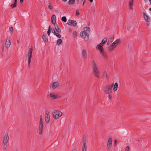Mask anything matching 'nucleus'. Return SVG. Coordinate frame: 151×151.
<instances>
[{"instance_id":"obj_1","label":"nucleus","mask_w":151,"mask_h":151,"mask_svg":"<svg viewBox=\"0 0 151 151\" xmlns=\"http://www.w3.org/2000/svg\"><path fill=\"white\" fill-rule=\"evenodd\" d=\"M91 65L94 75L97 78H100V71L99 69L98 66L93 60H91Z\"/></svg>"},{"instance_id":"obj_2","label":"nucleus","mask_w":151,"mask_h":151,"mask_svg":"<svg viewBox=\"0 0 151 151\" xmlns=\"http://www.w3.org/2000/svg\"><path fill=\"white\" fill-rule=\"evenodd\" d=\"M83 30L80 32V35L85 40L87 41L89 38V35L87 32H90V29L89 27H85L83 28Z\"/></svg>"},{"instance_id":"obj_3","label":"nucleus","mask_w":151,"mask_h":151,"mask_svg":"<svg viewBox=\"0 0 151 151\" xmlns=\"http://www.w3.org/2000/svg\"><path fill=\"white\" fill-rule=\"evenodd\" d=\"M9 136L8 133L6 132L3 137V147L6 149L7 147V143L9 140Z\"/></svg>"},{"instance_id":"obj_4","label":"nucleus","mask_w":151,"mask_h":151,"mask_svg":"<svg viewBox=\"0 0 151 151\" xmlns=\"http://www.w3.org/2000/svg\"><path fill=\"white\" fill-rule=\"evenodd\" d=\"M63 113L58 110H54L52 112L53 117L55 119H58L63 114Z\"/></svg>"},{"instance_id":"obj_5","label":"nucleus","mask_w":151,"mask_h":151,"mask_svg":"<svg viewBox=\"0 0 151 151\" xmlns=\"http://www.w3.org/2000/svg\"><path fill=\"white\" fill-rule=\"evenodd\" d=\"M103 46L104 45H102L101 43H100L97 45L96 47V49H97L99 50H100V53L105 58H106L107 57V56L105 52L104 51V50L103 47Z\"/></svg>"},{"instance_id":"obj_6","label":"nucleus","mask_w":151,"mask_h":151,"mask_svg":"<svg viewBox=\"0 0 151 151\" xmlns=\"http://www.w3.org/2000/svg\"><path fill=\"white\" fill-rule=\"evenodd\" d=\"M113 86V83L106 87L104 91L106 94H109L112 92L111 89Z\"/></svg>"},{"instance_id":"obj_7","label":"nucleus","mask_w":151,"mask_h":151,"mask_svg":"<svg viewBox=\"0 0 151 151\" xmlns=\"http://www.w3.org/2000/svg\"><path fill=\"white\" fill-rule=\"evenodd\" d=\"M32 48H30L29 49L28 52V66L29 67L30 63L31 61L32 53Z\"/></svg>"},{"instance_id":"obj_8","label":"nucleus","mask_w":151,"mask_h":151,"mask_svg":"<svg viewBox=\"0 0 151 151\" xmlns=\"http://www.w3.org/2000/svg\"><path fill=\"white\" fill-rule=\"evenodd\" d=\"M67 24L69 25L75 27L76 26L77 23L76 21L69 19L68 21Z\"/></svg>"},{"instance_id":"obj_9","label":"nucleus","mask_w":151,"mask_h":151,"mask_svg":"<svg viewBox=\"0 0 151 151\" xmlns=\"http://www.w3.org/2000/svg\"><path fill=\"white\" fill-rule=\"evenodd\" d=\"M50 119V117L49 112L48 111H47L45 112V120L47 123H48Z\"/></svg>"},{"instance_id":"obj_10","label":"nucleus","mask_w":151,"mask_h":151,"mask_svg":"<svg viewBox=\"0 0 151 151\" xmlns=\"http://www.w3.org/2000/svg\"><path fill=\"white\" fill-rule=\"evenodd\" d=\"M83 144L82 148V151H87V147L86 145V141L85 139H84L83 140Z\"/></svg>"},{"instance_id":"obj_11","label":"nucleus","mask_w":151,"mask_h":151,"mask_svg":"<svg viewBox=\"0 0 151 151\" xmlns=\"http://www.w3.org/2000/svg\"><path fill=\"white\" fill-rule=\"evenodd\" d=\"M143 16H144V18L145 20L146 21V22H147V26H149V23H148V22H149L150 21V19L146 15L145 13L143 12Z\"/></svg>"},{"instance_id":"obj_12","label":"nucleus","mask_w":151,"mask_h":151,"mask_svg":"<svg viewBox=\"0 0 151 151\" xmlns=\"http://www.w3.org/2000/svg\"><path fill=\"white\" fill-rule=\"evenodd\" d=\"M82 55L84 59H86L87 58L88 55L87 52L85 50L83 49L82 50Z\"/></svg>"},{"instance_id":"obj_13","label":"nucleus","mask_w":151,"mask_h":151,"mask_svg":"<svg viewBox=\"0 0 151 151\" xmlns=\"http://www.w3.org/2000/svg\"><path fill=\"white\" fill-rule=\"evenodd\" d=\"M59 85V84L58 82H55L53 83L52 85H50V87L54 89L58 87Z\"/></svg>"},{"instance_id":"obj_14","label":"nucleus","mask_w":151,"mask_h":151,"mask_svg":"<svg viewBox=\"0 0 151 151\" xmlns=\"http://www.w3.org/2000/svg\"><path fill=\"white\" fill-rule=\"evenodd\" d=\"M51 22L52 24H56V17L55 14L53 15L51 17Z\"/></svg>"},{"instance_id":"obj_15","label":"nucleus","mask_w":151,"mask_h":151,"mask_svg":"<svg viewBox=\"0 0 151 151\" xmlns=\"http://www.w3.org/2000/svg\"><path fill=\"white\" fill-rule=\"evenodd\" d=\"M11 42L10 40H8L7 38L5 42V46L7 49H8L9 47L11 45Z\"/></svg>"},{"instance_id":"obj_16","label":"nucleus","mask_w":151,"mask_h":151,"mask_svg":"<svg viewBox=\"0 0 151 151\" xmlns=\"http://www.w3.org/2000/svg\"><path fill=\"white\" fill-rule=\"evenodd\" d=\"M112 145V138L111 137H109L108 139V143L107 144V147L108 148H110Z\"/></svg>"},{"instance_id":"obj_17","label":"nucleus","mask_w":151,"mask_h":151,"mask_svg":"<svg viewBox=\"0 0 151 151\" xmlns=\"http://www.w3.org/2000/svg\"><path fill=\"white\" fill-rule=\"evenodd\" d=\"M38 129L39 133V134L41 135L43 130V124H39Z\"/></svg>"},{"instance_id":"obj_18","label":"nucleus","mask_w":151,"mask_h":151,"mask_svg":"<svg viewBox=\"0 0 151 151\" xmlns=\"http://www.w3.org/2000/svg\"><path fill=\"white\" fill-rule=\"evenodd\" d=\"M120 40L118 39L114 42L112 44L113 45L116 47L119 43Z\"/></svg>"},{"instance_id":"obj_19","label":"nucleus","mask_w":151,"mask_h":151,"mask_svg":"<svg viewBox=\"0 0 151 151\" xmlns=\"http://www.w3.org/2000/svg\"><path fill=\"white\" fill-rule=\"evenodd\" d=\"M55 27L56 32H61V30L59 28L58 25L56 24L55 25Z\"/></svg>"},{"instance_id":"obj_20","label":"nucleus","mask_w":151,"mask_h":151,"mask_svg":"<svg viewBox=\"0 0 151 151\" xmlns=\"http://www.w3.org/2000/svg\"><path fill=\"white\" fill-rule=\"evenodd\" d=\"M42 38L43 40V41L45 42H47L48 41V39L47 35L46 34H43L42 37Z\"/></svg>"},{"instance_id":"obj_21","label":"nucleus","mask_w":151,"mask_h":151,"mask_svg":"<svg viewBox=\"0 0 151 151\" xmlns=\"http://www.w3.org/2000/svg\"><path fill=\"white\" fill-rule=\"evenodd\" d=\"M118 84L117 83H115L113 85V90L114 91H116L118 88Z\"/></svg>"},{"instance_id":"obj_22","label":"nucleus","mask_w":151,"mask_h":151,"mask_svg":"<svg viewBox=\"0 0 151 151\" xmlns=\"http://www.w3.org/2000/svg\"><path fill=\"white\" fill-rule=\"evenodd\" d=\"M105 75L106 77V78H107V73L106 72V70H104V71H102V76H101V77L102 78H103L104 77Z\"/></svg>"},{"instance_id":"obj_23","label":"nucleus","mask_w":151,"mask_h":151,"mask_svg":"<svg viewBox=\"0 0 151 151\" xmlns=\"http://www.w3.org/2000/svg\"><path fill=\"white\" fill-rule=\"evenodd\" d=\"M114 40V37L113 36H111L110 37V38L109 39L107 43V45H109Z\"/></svg>"},{"instance_id":"obj_24","label":"nucleus","mask_w":151,"mask_h":151,"mask_svg":"<svg viewBox=\"0 0 151 151\" xmlns=\"http://www.w3.org/2000/svg\"><path fill=\"white\" fill-rule=\"evenodd\" d=\"M49 96L53 99H57V97L55 95L54 93H50L49 94Z\"/></svg>"},{"instance_id":"obj_25","label":"nucleus","mask_w":151,"mask_h":151,"mask_svg":"<svg viewBox=\"0 0 151 151\" xmlns=\"http://www.w3.org/2000/svg\"><path fill=\"white\" fill-rule=\"evenodd\" d=\"M47 6L48 8L50 10H51L53 8V6L52 5L51 3L49 1H47Z\"/></svg>"},{"instance_id":"obj_26","label":"nucleus","mask_w":151,"mask_h":151,"mask_svg":"<svg viewBox=\"0 0 151 151\" xmlns=\"http://www.w3.org/2000/svg\"><path fill=\"white\" fill-rule=\"evenodd\" d=\"M115 47L111 44V45L109 47L108 51L110 52H111L115 48Z\"/></svg>"},{"instance_id":"obj_27","label":"nucleus","mask_w":151,"mask_h":151,"mask_svg":"<svg viewBox=\"0 0 151 151\" xmlns=\"http://www.w3.org/2000/svg\"><path fill=\"white\" fill-rule=\"evenodd\" d=\"M60 32H55L53 33V34L55 35L58 38H60L61 37V35H60Z\"/></svg>"},{"instance_id":"obj_28","label":"nucleus","mask_w":151,"mask_h":151,"mask_svg":"<svg viewBox=\"0 0 151 151\" xmlns=\"http://www.w3.org/2000/svg\"><path fill=\"white\" fill-rule=\"evenodd\" d=\"M107 41V38H104L103 40H102L101 42L100 43L104 45L106 42Z\"/></svg>"},{"instance_id":"obj_29","label":"nucleus","mask_w":151,"mask_h":151,"mask_svg":"<svg viewBox=\"0 0 151 151\" xmlns=\"http://www.w3.org/2000/svg\"><path fill=\"white\" fill-rule=\"evenodd\" d=\"M62 42V40L61 39H58L57 41V44L58 45H61Z\"/></svg>"},{"instance_id":"obj_30","label":"nucleus","mask_w":151,"mask_h":151,"mask_svg":"<svg viewBox=\"0 0 151 151\" xmlns=\"http://www.w3.org/2000/svg\"><path fill=\"white\" fill-rule=\"evenodd\" d=\"M75 2V0H69L68 2V4H73Z\"/></svg>"},{"instance_id":"obj_31","label":"nucleus","mask_w":151,"mask_h":151,"mask_svg":"<svg viewBox=\"0 0 151 151\" xmlns=\"http://www.w3.org/2000/svg\"><path fill=\"white\" fill-rule=\"evenodd\" d=\"M61 20L62 22H66L67 21V19L64 16L61 18Z\"/></svg>"},{"instance_id":"obj_32","label":"nucleus","mask_w":151,"mask_h":151,"mask_svg":"<svg viewBox=\"0 0 151 151\" xmlns=\"http://www.w3.org/2000/svg\"><path fill=\"white\" fill-rule=\"evenodd\" d=\"M40 120L39 122V124H43V121H42V116L41 115L40 116Z\"/></svg>"},{"instance_id":"obj_33","label":"nucleus","mask_w":151,"mask_h":151,"mask_svg":"<svg viewBox=\"0 0 151 151\" xmlns=\"http://www.w3.org/2000/svg\"><path fill=\"white\" fill-rule=\"evenodd\" d=\"M9 29L10 32V34L12 35L13 31V27H12L9 28Z\"/></svg>"},{"instance_id":"obj_34","label":"nucleus","mask_w":151,"mask_h":151,"mask_svg":"<svg viewBox=\"0 0 151 151\" xmlns=\"http://www.w3.org/2000/svg\"><path fill=\"white\" fill-rule=\"evenodd\" d=\"M73 36L74 37H76L77 36V32L76 31H74L73 33Z\"/></svg>"},{"instance_id":"obj_35","label":"nucleus","mask_w":151,"mask_h":151,"mask_svg":"<svg viewBox=\"0 0 151 151\" xmlns=\"http://www.w3.org/2000/svg\"><path fill=\"white\" fill-rule=\"evenodd\" d=\"M16 4L14 3V4H11V6L12 8H13L16 6Z\"/></svg>"},{"instance_id":"obj_36","label":"nucleus","mask_w":151,"mask_h":151,"mask_svg":"<svg viewBox=\"0 0 151 151\" xmlns=\"http://www.w3.org/2000/svg\"><path fill=\"white\" fill-rule=\"evenodd\" d=\"M129 146H127L125 149V151H129Z\"/></svg>"},{"instance_id":"obj_37","label":"nucleus","mask_w":151,"mask_h":151,"mask_svg":"<svg viewBox=\"0 0 151 151\" xmlns=\"http://www.w3.org/2000/svg\"><path fill=\"white\" fill-rule=\"evenodd\" d=\"M129 4V5H133V0H130Z\"/></svg>"},{"instance_id":"obj_38","label":"nucleus","mask_w":151,"mask_h":151,"mask_svg":"<svg viewBox=\"0 0 151 151\" xmlns=\"http://www.w3.org/2000/svg\"><path fill=\"white\" fill-rule=\"evenodd\" d=\"M51 31L52 32V33H54L55 32L54 29L53 28H51Z\"/></svg>"},{"instance_id":"obj_39","label":"nucleus","mask_w":151,"mask_h":151,"mask_svg":"<svg viewBox=\"0 0 151 151\" xmlns=\"http://www.w3.org/2000/svg\"><path fill=\"white\" fill-rule=\"evenodd\" d=\"M133 7V5H129V8L130 9H132Z\"/></svg>"},{"instance_id":"obj_40","label":"nucleus","mask_w":151,"mask_h":151,"mask_svg":"<svg viewBox=\"0 0 151 151\" xmlns=\"http://www.w3.org/2000/svg\"><path fill=\"white\" fill-rule=\"evenodd\" d=\"M83 1V0H77V2L78 4L81 3Z\"/></svg>"},{"instance_id":"obj_41","label":"nucleus","mask_w":151,"mask_h":151,"mask_svg":"<svg viewBox=\"0 0 151 151\" xmlns=\"http://www.w3.org/2000/svg\"><path fill=\"white\" fill-rule=\"evenodd\" d=\"M50 30H48L47 31V35L48 36L50 35Z\"/></svg>"},{"instance_id":"obj_42","label":"nucleus","mask_w":151,"mask_h":151,"mask_svg":"<svg viewBox=\"0 0 151 151\" xmlns=\"http://www.w3.org/2000/svg\"><path fill=\"white\" fill-rule=\"evenodd\" d=\"M1 49H2V51H4V45H3L1 46Z\"/></svg>"},{"instance_id":"obj_43","label":"nucleus","mask_w":151,"mask_h":151,"mask_svg":"<svg viewBox=\"0 0 151 151\" xmlns=\"http://www.w3.org/2000/svg\"><path fill=\"white\" fill-rule=\"evenodd\" d=\"M80 14V13H79V12L77 11H76V16H78Z\"/></svg>"},{"instance_id":"obj_44","label":"nucleus","mask_w":151,"mask_h":151,"mask_svg":"<svg viewBox=\"0 0 151 151\" xmlns=\"http://www.w3.org/2000/svg\"><path fill=\"white\" fill-rule=\"evenodd\" d=\"M130 26L129 24L128 25L127 27V29L128 30H130V27H129V26Z\"/></svg>"},{"instance_id":"obj_45","label":"nucleus","mask_w":151,"mask_h":151,"mask_svg":"<svg viewBox=\"0 0 151 151\" xmlns=\"http://www.w3.org/2000/svg\"><path fill=\"white\" fill-rule=\"evenodd\" d=\"M108 97L109 99H111V95H108Z\"/></svg>"},{"instance_id":"obj_46","label":"nucleus","mask_w":151,"mask_h":151,"mask_svg":"<svg viewBox=\"0 0 151 151\" xmlns=\"http://www.w3.org/2000/svg\"><path fill=\"white\" fill-rule=\"evenodd\" d=\"M86 2V0H84L83 1V6L84 4Z\"/></svg>"},{"instance_id":"obj_47","label":"nucleus","mask_w":151,"mask_h":151,"mask_svg":"<svg viewBox=\"0 0 151 151\" xmlns=\"http://www.w3.org/2000/svg\"><path fill=\"white\" fill-rule=\"evenodd\" d=\"M48 30H51V26L50 25L49 27Z\"/></svg>"},{"instance_id":"obj_48","label":"nucleus","mask_w":151,"mask_h":151,"mask_svg":"<svg viewBox=\"0 0 151 151\" xmlns=\"http://www.w3.org/2000/svg\"><path fill=\"white\" fill-rule=\"evenodd\" d=\"M23 0H20V2L22 3L23 2Z\"/></svg>"},{"instance_id":"obj_49","label":"nucleus","mask_w":151,"mask_h":151,"mask_svg":"<svg viewBox=\"0 0 151 151\" xmlns=\"http://www.w3.org/2000/svg\"><path fill=\"white\" fill-rule=\"evenodd\" d=\"M17 44H18L19 43V40H18L17 41Z\"/></svg>"},{"instance_id":"obj_50","label":"nucleus","mask_w":151,"mask_h":151,"mask_svg":"<svg viewBox=\"0 0 151 151\" xmlns=\"http://www.w3.org/2000/svg\"><path fill=\"white\" fill-rule=\"evenodd\" d=\"M17 0H14V3L17 4Z\"/></svg>"},{"instance_id":"obj_51","label":"nucleus","mask_w":151,"mask_h":151,"mask_svg":"<svg viewBox=\"0 0 151 151\" xmlns=\"http://www.w3.org/2000/svg\"><path fill=\"white\" fill-rule=\"evenodd\" d=\"M89 1L91 2H92L93 1V0H89Z\"/></svg>"},{"instance_id":"obj_52","label":"nucleus","mask_w":151,"mask_h":151,"mask_svg":"<svg viewBox=\"0 0 151 151\" xmlns=\"http://www.w3.org/2000/svg\"><path fill=\"white\" fill-rule=\"evenodd\" d=\"M72 151H77L76 150H75V149H74L73 150H72Z\"/></svg>"},{"instance_id":"obj_53","label":"nucleus","mask_w":151,"mask_h":151,"mask_svg":"<svg viewBox=\"0 0 151 151\" xmlns=\"http://www.w3.org/2000/svg\"><path fill=\"white\" fill-rule=\"evenodd\" d=\"M62 1L65 2L67 1V0H62Z\"/></svg>"},{"instance_id":"obj_54","label":"nucleus","mask_w":151,"mask_h":151,"mask_svg":"<svg viewBox=\"0 0 151 151\" xmlns=\"http://www.w3.org/2000/svg\"><path fill=\"white\" fill-rule=\"evenodd\" d=\"M116 140H115V142H114L115 143H116Z\"/></svg>"},{"instance_id":"obj_55","label":"nucleus","mask_w":151,"mask_h":151,"mask_svg":"<svg viewBox=\"0 0 151 151\" xmlns=\"http://www.w3.org/2000/svg\"><path fill=\"white\" fill-rule=\"evenodd\" d=\"M145 1H146L147 0H144Z\"/></svg>"},{"instance_id":"obj_56","label":"nucleus","mask_w":151,"mask_h":151,"mask_svg":"<svg viewBox=\"0 0 151 151\" xmlns=\"http://www.w3.org/2000/svg\"><path fill=\"white\" fill-rule=\"evenodd\" d=\"M149 1L150 2L151 1V0H149Z\"/></svg>"},{"instance_id":"obj_57","label":"nucleus","mask_w":151,"mask_h":151,"mask_svg":"<svg viewBox=\"0 0 151 151\" xmlns=\"http://www.w3.org/2000/svg\"><path fill=\"white\" fill-rule=\"evenodd\" d=\"M89 25H90V24H89V23H88V26H89Z\"/></svg>"},{"instance_id":"obj_58","label":"nucleus","mask_w":151,"mask_h":151,"mask_svg":"<svg viewBox=\"0 0 151 151\" xmlns=\"http://www.w3.org/2000/svg\"><path fill=\"white\" fill-rule=\"evenodd\" d=\"M150 4H151V1H150Z\"/></svg>"}]
</instances>
